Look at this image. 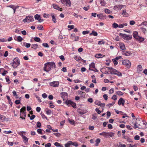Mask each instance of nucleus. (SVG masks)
Masks as SVG:
<instances>
[{"label":"nucleus","mask_w":147,"mask_h":147,"mask_svg":"<svg viewBox=\"0 0 147 147\" xmlns=\"http://www.w3.org/2000/svg\"><path fill=\"white\" fill-rule=\"evenodd\" d=\"M106 68L108 69V70H109V72L111 74L117 75L119 76H122V74L120 72L111 67H104L101 69V71L103 73L102 71H103L105 69H106Z\"/></svg>","instance_id":"nucleus-1"},{"label":"nucleus","mask_w":147,"mask_h":147,"mask_svg":"<svg viewBox=\"0 0 147 147\" xmlns=\"http://www.w3.org/2000/svg\"><path fill=\"white\" fill-rule=\"evenodd\" d=\"M55 66L54 63L52 62H47L44 64L43 70L46 72H48L51 70L52 67H53L55 68Z\"/></svg>","instance_id":"nucleus-2"},{"label":"nucleus","mask_w":147,"mask_h":147,"mask_svg":"<svg viewBox=\"0 0 147 147\" xmlns=\"http://www.w3.org/2000/svg\"><path fill=\"white\" fill-rule=\"evenodd\" d=\"M26 108L25 107H24L20 109V118L22 119H25V117L26 116Z\"/></svg>","instance_id":"nucleus-3"},{"label":"nucleus","mask_w":147,"mask_h":147,"mask_svg":"<svg viewBox=\"0 0 147 147\" xmlns=\"http://www.w3.org/2000/svg\"><path fill=\"white\" fill-rule=\"evenodd\" d=\"M138 128L141 129H145L147 127V123L145 121L141 120L140 123L138 124Z\"/></svg>","instance_id":"nucleus-4"},{"label":"nucleus","mask_w":147,"mask_h":147,"mask_svg":"<svg viewBox=\"0 0 147 147\" xmlns=\"http://www.w3.org/2000/svg\"><path fill=\"white\" fill-rule=\"evenodd\" d=\"M119 35L121 36L124 39L129 40L132 38V36L131 35H127L125 34L120 33Z\"/></svg>","instance_id":"nucleus-5"},{"label":"nucleus","mask_w":147,"mask_h":147,"mask_svg":"<svg viewBox=\"0 0 147 147\" xmlns=\"http://www.w3.org/2000/svg\"><path fill=\"white\" fill-rule=\"evenodd\" d=\"M65 104L69 106L71 105L74 108L76 107V104L70 100H67L65 102Z\"/></svg>","instance_id":"nucleus-6"},{"label":"nucleus","mask_w":147,"mask_h":147,"mask_svg":"<svg viewBox=\"0 0 147 147\" xmlns=\"http://www.w3.org/2000/svg\"><path fill=\"white\" fill-rule=\"evenodd\" d=\"M34 21V18L32 16H28L26 17V18L23 20L24 22H33Z\"/></svg>","instance_id":"nucleus-7"},{"label":"nucleus","mask_w":147,"mask_h":147,"mask_svg":"<svg viewBox=\"0 0 147 147\" xmlns=\"http://www.w3.org/2000/svg\"><path fill=\"white\" fill-rule=\"evenodd\" d=\"M61 2L62 4L65 5L66 6L69 7L71 6V3L69 0H61Z\"/></svg>","instance_id":"nucleus-8"},{"label":"nucleus","mask_w":147,"mask_h":147,"mask_svg":"<svg viewBox=\"0 0 147 147\" xmlns=\"http://www.w3.org/2000/svg\"><path fill=\"white\" fill-rule=\"evenodd\" d=\"M122 63L124 65L128 66L130 67L131 65V63L130 61L128 60H125L122 61Z\"/></svg>","instance_id":"nucleus-9"},{"label":"nucleus","mask_w":147,"mask_h":147,"mask_svg":"<svg viewBox=\"0 0 147 147\" xmlns=\"http://www.w3.org/2000/svg\"><path fill=\"white\" fill-rule=\"evenodd\" d=\"M61 95L63 100H65L68 96L67 94L65 92H61Z\"/></svg>","instance_id":"nucleus-10"},{"label":"nucleus","mask_w":147,"mask_h":147,"mask_svg":"<svg viewBox=\"0 0 147 147\" xmlns=\"http://www.w3.org/2000/svg\"><path fill=\"white\" fill-rule=\"evenodd\" d=\"M77 112L80 114L82 115L86 113L87 112V111L86 110H81L79 108L77 109Z\"/></svg>","instance_id":"nucleus-11"},{"label":"nucleus","mask_w":147,"mask_h":147,"mask_svg":"<svg viewBox=\"0 0 147 147\" xmlns=\"http://www.w3.org/2000/svg\"><path fill=\"white\" fill-rule=\"evenodd\" d=\"M125 102V100L122 98H121L118 101V104L119 105H122L123 106Z\"/></svg>","instance_id":"nucleus-12"},{"label":"nucleus","mask_w":147,"mask_h":147,"mask_svg":"<svg viewBox=\"0 0 147 147\" xmlns=\"http://www.w3.org/2000/svg\"><path fill=\"white\" fill-rule=\"evenodd\" d=\"M59 84V82L58 81H53L51 82L50 84L51 86L57 87L58 86Z\"/></svg>","instance_id":"nucleus-13"},{"label":"nucleus","mask_w":147,"mask_h":147,"mask_svg":"<svg viewBox=\"0 0 147 147\" xmlns=\"http://www.w3.org/2000/svg\"><path fill=\"white\" fill-rule=\"evenodd\" d=\"M94 104L96 105L101 107H104L105 105V103H102L100 101L98 100H96L94 102Z\"/></svg>","instance_id":"nucleus-14"},{"label":"nucleus","mask_w":147,"mask_h":147,"mask_svg":"<svg viewBox=\"0 0 147 147\" xmlns=\"http://www.w3.org/2000/svg\"><path fill=\"white\" fill-rule=\"evenodd\" d=\"M97 16L101 20H104L106 19V16L102 13H100L97 15Z\"/></svg>","instance_id":"nucleus-15"},{"label":"nucleus","mask_w":147,"mask_h":147,"mask_svg":"<svg viewBox=\"0 0 147 147\" xmlns=\"http://www.w3.org/2000/svg\"><path fill=\"white\" fill-rule=\"evenodd\" d=\"M13 63L19 65L20 64V60L17 57L15 58L13 61Z\"/></svg>","instance_id":"nucleus-16"},{"label":"nucleus","mask_w":147,"mask_h":147,"mask_svg":"<svg viewBox=\"0 0 147 147\" xmlns=\"http://www.w3.org/2000/svg\"><path fill=\"white\" fill-rule=\"evenodd\" d=\"M34 18L35 20H36L38 21L41 22L43 21V20H41L40 18V16L38 14H36L34 16Z\"/></svg>","instance_id":"nucleus-17"},{"label":"nucleus","mask_w":147,"mask_h":147,"mask_svg":"<svg viewBox=\"0 0 147 147\" xmlns=\"http://www.w3.org/2000/svg\"><path fill=\"white\" fill-rule=\"evenodd\" d=\"M133 36L134 37L136 40L137 39H138L139 36L138 35V32L136 31L133 32Z\"/></svg>","instance_id":"nucleus-18"},{"label":"nucleus","mask_w":147,"mask_h":147,"mask_svg":"<svg viewBox=\"0 0 147 147\" xmlns=\"http://www.w3.org/2000/svg\"><path fill=\"white\" fill-rule=\"evenodd\" d=\"M123 54L125 55L128 56L131 55L132 53L130 52L124 51L123 52Z\"/></svg>","instance_id":"nucleus-19"},{"label":"nucleus","mask_w":147,"mask_h":147,"mask_svg":"<svg viewBox=\"0 0 147 147\" xmlns=\"http://www.w3.org/2000/svg\"><path fill=\"white\" fill-rule=\"evenodd\" d=\"M123 6H124L123 5H117L115 6L114 9H116L117 8L118 9H121Z\"/></svg>","instance_id":"nucleus-20"},{"label":"nucleus","mask_w":147,"mask_h":147,"mask_svg":"<svg viewBox=\"0 0 147 147\" xmlns=\"http://www.w3.org/2000/svg\"><path fill=\"white\" fill-rule=\"evenodd\" d=\"M122 15L125 17H127L129 16L128 14L126 12V9L123 10Z\"/></svg>","instance_id":"nucleus-21"},{"label":"nucleus","mask_w":147,"mask_h":147,"mask_svg":"<svg viewBox=\"0 0 147 147\" xmlns=\"http://www.w3.org/2000/svg\"><path fill=\"white\" fill-rule=\"evenodd\" d=\"M105 56L101 54H96L95 55V57L97 58H102Z\"/></svg>","instance_id":"nucleus-22"},{"label":"nucleus","mask_w":147,"mask_h":147,"mask_svg":"<svg viewBox=\"0 0 147 147\" xmlns=\"http://www.w3.org/2000/svg\"><path fill=\"white\" fill-rule=\"evenodd\" d=\"M90 36L94 35V36H97L98 35V33L96 32H95L94 30H93L92 32L90 34Z\"/></svg>","instance_id":"nucleus-23"},{"label":"nucleus","mask_w":147,"mask_h":147,"mask_svg":"<svg viewBox=\"0 0 147 147\" xmlns=\"http://www.w3.org/2000/svg\"><path fill=\"white\" fill-rule=\"evenodd\" d=\"M52 16V20L53 21V22L54 23H55L57 22V20L55 18V16L54 15H53V14H52L51 15Z\"/></svg>","instance_id":"nucleus-24"},{"label":"nucleus","mask_w":147,"mask_h":147,"mask_svg":"<svg viewBox=\"0 0 147 147\" xmlns=\"http://www.w3.org/2000/svg\"><path fill=\"white\" fill-rule=\"evenodd\" d=\"M100 140L99 138H97L95 142H96V144H95V146H98V145L99 143L100 142Z\"/></svg>","instance_id":"nucleus-25"},{"label":"nucleus","mask_w":147,"mask_h":147,"mask_svg":"<svg viewBox=\"0 0 147 147\" xmlns=\"http://www.w3.org/2000/svg\"><path fill=\"white\" fill-rule=\"evenodd\" d=\"M38 47V45L36 44H33L31 46V47L32 48L34 49H36Z\"/></svg>","instance_id":"nucleus-26"},{"label":"nucleus","mask_w":147,"mask_h":147,"mask_svg":"<svg viewBox=\"0 0 147 147\" xmlns=\"http://www.w3.org/2000/svg\"><path fill=\"white\" fill-rule=\"evenodd\" d=\"M70 143L71 145H73L76 147H77L78 146V144L76 142H73L72 141H70Z\"/></svg>","instance_id":"nucleus-27"},{"label":"nucleus","mask_w":147,"mask_h":147,"mask_svg":"<svg viewBox=\"0 0 147 147\" xmlns=\"http://www.w3.org/2000/svg\"><path fill=\"white\" fill-rule=\"evenodd\" d=\"M120 49L122 50H124L125 49V45L123 44H120Z\"/></svg>","instance_id":"nucleus-28"},{"label":"nucleus","mask_w":147,"mask_h":147,"mask_svg":"<svg viewBox=\"0 0 147 147\" xmlns=\"http://www.w3.org/2000/svg\"><path fill=\"white\" fill-rule=\"evenodd\" d=\"M54 145L57 147H63V146L57 142H55L54 144Z\"/></svg>","instance_id":"nucleus-29"},{"label":"nucleus","mask_w":147,"mask_h":147,"mask_svg":"<svg viewBox=\"0 0 147 147\" xmlns=\"http://www.w3.org/2000/svg\"><path fill=\"white\" fill-rule=\"evenodd\" d=\"M53 7L55 9H57L58 10H59V9H60V8L59 7V6L53 4Z\"/></svg>","instance_id":"nucleus-30"},{"label":"nucleus","mask_w":147,"mask_h":147,"mask_svg":"<svg viewBox=\"0 0 147 147\" xmlns=\"http://www.w3.org/2000/svg\"><path fill=\"white\" fill-rule=\"evenodd\" d=\"M136 40H138L139 42H141L143 41L144 40V39L143 38L140 37L139 36V38H138V39H137Z\"/></svg>","instance_id":"nucleus-31"},{"label":"nucleus","mask_w":147,"mask_h":147,"mask_svg":"<svg viewBox=\"0 0 147 147\" xmlns=\"http://www.w3.org/2000/svg\"><path fill=\"white\" fill-rule=\"evenodd\" d=\"M17 41L19 42H21L23 40V38L20 36H18L17 37Z\"/></svg>","instance_id":"nucleus-32"},{"label":"nucleus","mask_w":147,"mask_h":147,"mask_svg":"<svg viewBox=\"0 0 147 147\" xmlns=\"http://www.w3.org/2000/svg\"><path fill=\"white\" fill-rule=\"evenodd\" d=\"M6 119V118L3 115H1V121L2 122L5 121Z\"/></svg>","instance_id":"nucleus-33"},{"label":"nucleus","mask_w":147,"mask_h":147,"mask_svg":"<svg viewBox=\"0 0 147 147\" xmlns=\"http://www.w3.org/2000/svg\"><path fill=\"white\" fill-rule=\"evenodd\" d=\"M12 93L13 94V96H16V98H18V95L17 94H16V92L15 91L13 90V91Z\"/></svg>","instance_id":"nucleus-34"},{"label":"nucleus","mask_w":147,"mask_h":147,"mask_svg":"<svg viewBox=\"0 0 147 147\" xmlns=\"http://www.w3.org/2000/svg\"><path fill=\"white\" fill-rule=\"evenodd\" d=\"M34 39L35 41L37 42H40L41 41L40 39L37 37H35Z\"/></svg>","instance_id":"nucleus-35"},{"label":"nucleus","mask_w":147,"mask_h":147,"mask_svg":"<svg viewBox=\"0 0 147 147\" xmlns=\"http://www.w3.org/2000/svg\"><path fill=\"white\" fill-rule=\"evenodd\" d=\"M112 27L114 28H116L118 27V25L116 23H114L112 24Z\"/></svg>","instance_id":"nucleus-36"},{"label":"nucleus","mask_w":147,"mask_h":147,"mask_svg":"<svg viewBox=\"0 0 147 147\" xmlns=\"http://www.w3.org/2000/svg\"><path fill=\"white\" fill-rule=\"evenodd\" d=\"M46 113L48 115H50L52 113L51 111L50 110L47 109V110L46 111Z\"/></svg>","instance_id":"nucleus-37"},{"label":"nucleus","mask_w":147,"mask_h":147,"mask_svg":"<svg viewBox=\"0 0 147 147\" xmlns=\"http://www.w3.org/2000/svg\"><path fill=\"white\" fill-rule=\"evenodd\" d=\"M105 12L106 13L108 14H110L111 12V11L110 10L107 9H105Z\"/></svg>","instance_id":"nucleus-38"},{"label":"nucleus","mask_w":147,"mask_h":147,"mask_svg":"<svg viewBox=\"0 0 147 147\" xmlns=\"http://www.w3.org/2000/svg\"><path fill=\"white\" fill-rule=\"evenodd\" d=\"M116 93L119 95H123V93L119 91H117Z\"/></svg>","instance_id":"nucleus-39"},{"label":"nucleus","mask_w":147,"mask_h":147,"mask_svg":"<svg viewBox=\"0 0 147 147\" xmlns=\"http://www.w3.org/2000/svg\"><path fill=\"white\" fill-rule=\"evenodd\" d=\"M37 132L39 134H40L41 135H42L43 134L42 131V129H37Z\"/></svg>","instance_id":"nucleus-40"},{"label":"nucleus","mask_w":147,"mask_h":147,"mask_svg":"<svg viewBox=\"0 0 147 147\" xmlns=\"http://www.w3.org/2000/svg\"><path fill=\"white\" fill-rule=\"evenodd\" d=\"M74 59L77 61H79L80 60L81 58L80 57L76 56L74 57Z\"/></svg>","instance_id":"nucleus-41"},{"label":"nucleus","mask_w":147,"mask_h":147,"mask_svg":"<svg viewBox=\"0 0 147 147\" xmlns=\"http://www.w3.org/2000/svg\"><path fill=\"white\" fill-rule=\"evenodd\" d=\"M68 121L71 124L73 125L75 124V121H74V120H71L69 119Z\"/></svg>","instance_id":"nucleus-42"},{"label":"nucleus","mask_w":147,"mask_h":147,"mask_svg":"<svg viewBox=\"0 0 147 147\" xmlns=\"http://www.w3.org/2000/svg\"><path fill=\"white\" fill-rule=\"evenodd\" d=\"M70 141H69L67 142V143L65 144V147H69L71 145Z\"/></svg>","instance_id":"nucleus-43"},{"label":"nucleus","mask_w":147,"mask_h":147,"mask_svg":"<svg viewBox=\"0 0 147 147\" xmlns=\"http://www.w3.org/2000/svg\"><path fill=\"white\" fill-rule=\"evenodd\" d=\"M36 126L38 128H40V127H41V123L40 122L38 121V122H37V124H36Z\"/></svg>","instance_id":"nucleus-44"},{"label":"nucleus","mask_w":147,"mask_h":147,"mask_svg":"<svg viewBox=\"0 0 147 147\" xmlns=\"http://www.w3.org/2000/svg\"><path fill=\"white\" fill-rule=\"evenodd\" d=\"M90 67L95 68V64L94 63H92L89 65Z\"/></svg>","instance_id":"nucleus-45"},{"label":"nucleus","mask_w":147,"mask_h":147,"mask_svg":"<svg viewBox=\"0 0 147 147\" xmlns=\"http://www.w3.org/2000/svg\"><path fill=\"white\" fill-rule=\"evenodd\" d=\"M42 46L44 47L49 48V46L47 43H43L42 44Z\"/></svg>","instance_id":"nucleus-46"},{"label":"nucleus","mask_w":147,"mask_h":147,"mask_svg":"<svg viewBox=\"0 0 147 147\" xmlns=\"http://www.w3.org/2000/svg\"><path fill=\"white\" fill-rule=\"evenodd\" d=\"M43 28V26L41 25H39L37 27V28L39 30H42Z\"/></svg>","instance_id":"nucleus-47"},{"label":"nucleus","mask_w":147,"mask_h":147,"mask_svg":"<svg viewBox=\"0 0 147 147\" xmlns=\"http://www.w3.org/2000/svg\"><path fill=\"white\" fill-rule=\"evenodd\" d=\"M114 133L112 132L109 133V134H108V136L110 137H112L114 136Z\"/></svg>","instance_id":"nucleus-48"},{"label":"nucleus","mask_w":147,"mask_h":147,"mask_svg":"<svg viewBox=\"0 0 147 147\" xmlns=\"http://www.w3.org/2000/svg\"><path fill=\"white\" fill-rule=\"evenodd\" d=\"M112 61L114 64V65H116L117 64L118 62L117 61L115 60L114 59H113Z\"/></svg>","instance_id":"nucleus-49"},{"label":"nucleus","mask_w":147,"mask_h":147,"mask_svg":"<svg viewBox=\"0 0 147 147\" xmlns=\"http://www.w3.org/2000/svg\"><path fill=\"white\" fill-rule=\"evenodd\" d=\"M53 134L54 135H55L57 137H59L61 135V134L59 133H54Z\"/></svg>","instance_id":"nucleus-50"},{"label":"nucleus","mask_w":147,"mask_h":147,"mask_svg":"<svg viewBox=\"0 0 147 147\" xmlns=\"http://www.w3.org/2000/svg\"><path fill=\"white\" fill-rule=\"evenodd\" d=\"M59 57V58H60V59L62 61H64L65 60V59L63 55H61Z\"/></svg>","instance_id":"nucleus-51"},{"label":"nucleus","mask_w":147,"mask_h":147,"mask_svg":"<svg viewBox=\"0 0 147 147\" xmlns=\"http://www.w3.org/2000/svg\"><path fill=\"white\" fill-rule=\"evenodd\" d=\"M114 92V89H113V88H112L110 90H109V93L110 94H112Z\"/></svg>","instance_id":"nucleus-52"},{"label":"nucleus","mask_w":147,"mask_h":147,"mask_svg":"<svg viewBox=\"0 0 147 147\" xmlns=\"http://www.w3.org/2000/svg\"><path fill=\"white\" fill-rule=\"evenodd\" d=\"M90 31H85L82 32V34L84 35H85L89 33Z\"/></svg>","instance_id":"nucleus-53"},{"label":"nucleus","mask_w":147,"mask_h":147,"mask_svg":"<svg viewBox=\"0 0 147 147\" xmlns=\"http://www.w3.org/2000/svg\"><path fill=\"white\" fill-rule=\"evenodd\" d=\"M5 79L6 80V81L8 83V84H9L10 83V80L9 79V77L8 76H7L5 78Z\"/></svg>","instance_id":"nucleus-54"},{"label":"nucleus","mask_w":147,"mask_h":147,"mask_svg":"<svg viewBox=\"0 0 147 147\" xmlns=\"http://www.w3.org/2000/svg\"><path fill=\"white\" fill-rule=\"evenodd\" d=\"M135 24V22L133 20L130 21L129 22V24L131 25H134Z\"/></svg>","instance_id":"nucleus-55"},{"label":"nucleus","mask_w":147,"mask_h":147,"mask_svg":"<svg viewBox=\"0 0 147 147\" xmlns=\"http://www.w3.org/2000/svg\"><path fill=\"white\" fill-rule=\"evenodd\" d=\"M61 71L63 72H66L67 71V70L66 67H63L61 69Z\"/></svg>","instance_id":"nucleus-56"},{"label":"nucleus","mask_w":147,"mask_h":147,"mask_svg":"<svg viewBox=\"0 0 147 147\" xmlns=\"http://www.w3.org/2000/svg\"><path fill=\"white\" fill-rule=\"evenodd\" d=\"M103 97L104 98L105 100H107L108 99V96L107 94H105L103 96Z\"/></svg>","instance_id":"nucleus-57"},{"label":"nucleus","mask_w":147,"mask_h":147,"mask_svg":"<svg viewBox=\"0 0 147 147\" xmlns=\"http://www.w3.org/2000/svg\"><path fill=\"white\" fill-rule=\"evenodd\" d=\"M92 119L94 120H95L97 118V116L96 115V114L92 115Z\"/></svg>","instance_id":"nucleus-58"},{"label":"nucleus","mask_w":147,"mask_h":147,"mask_svg":"<svg viewBox=\"0 0 147 147\" xmlns=\"http://www.w3.org/2000/svg\"><path fill=\"white\" fill-rule=\"evenodd\" d=\"M95 111L97 112L98 114H100L101 112L99 109L98 108H96L95 109Z\"/></svg>","instance_id":"nucleus-59"},{"label":"nucleus","mask_w":147,"mask_h":147,"mask_svg":"<svg viewBox=\"0 0 147 147\" xmlns=\"http://www.w3.org/2000/svg\"><path fill=\"white\" fill-rule=\"evenodd\" d=\"M67 27L69 28H70V30H71V29H74V25H68Z\"/></svg>","instance_id":"nucleus-60"},{"label":"nucleus","mask_w":147,"mask_h":147,"mask_svg":"<svg viewBox=\"0 0 147 147\" xmlns=\"http://www.w3.org/2000/svg\"><path fill=\"white\" fill-rule=\"evenodd\" d=\"M112 99L114 100H116L117 99V98L116 95H113L111 98Z\"/></svg>","instance_id":"nucleus-61"},{"label":"nucleus","mask_w":147,"mask_h":147,"mask_svg":"<svg viewBox=\"0 0 147 147\" xmlns=\"http://www.w3.org/2000/svg\"><path fill=\"white\" fill-rule=\"evenodd\" d=\"M22 138L24 140L26 141V142H28V139L26 136H23Z\"/></svg>","instance_id":"nucleus-62"},{"label":"nucleus","mask_w":147,"mask_h":147,"mask_svg":"<svg viewBox=\"0 0 147 147\" xmlns=\"http://www.w3.org/2000/svg\"><path fill=\"white\" fill-rule=\"evenodd\" d=\"M105 43V42H104L103 40L101 41H99L98 42V44L99 45H101L102 44H104Z\"/></svg>","instance_id":"nucleus-63"},{"label":"nucleus","mask_w":147,"mask_h":147,"mask_svg":"<svg viewBox=\"0 0 147 147\" xmlns=\"http://www.w3.org/2000/svg\"><path fill=\"white\" fill-rule=\"evenodd\" d=\"M51 146V144L50 143H48L45 145V147H50Z\"/></svg>","instance_id":"nucleus-64"}]
</instances>
